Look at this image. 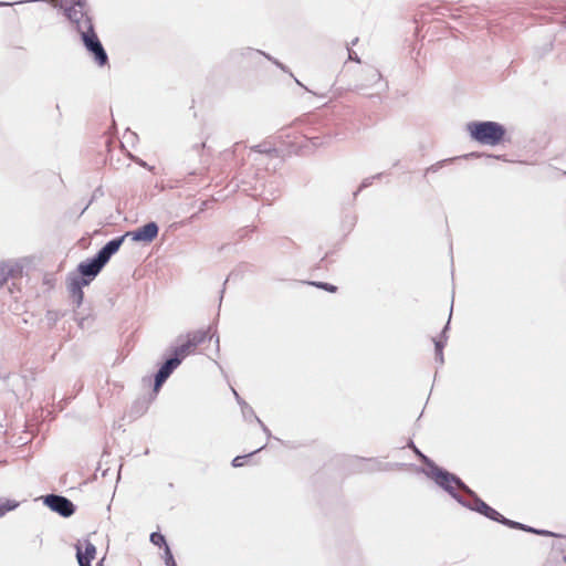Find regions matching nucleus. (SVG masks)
Wrapping results in <instances>:
<instances>
[{
  "instance_id": "1",
  "label": "nucleus",
  "mask_w": 566,
  "mask_h": 566,
  "mask_svg": "<svg viewBox=\"0 0 566 566\" xmlns=\"http://www.w3.org/2000/svg\"><path fill=\"white\" fill-rule=\"evenodd\" d=\"M423 463L427 467L426 475L433 480L434 483L446 491L458 503H462L463 495L459 491L471 492V489L455 474L437 465L428 457H423Z\"/></svg>"
},
{
  "instance_id": "2",
  "label": "nucleus",
  "mask_w": 566,
  "mask_h": 566,
  "mask_svg": "<svg viewBox=\"0 0 566 566\" xmlns=\"http://www.w3.org/2000/svg\"><path fill=\"white\" fill-rule=\"evenodd\" d=\"M124 240L125 235H120L108 241L93 258L81 262L77 266L78 276L90 280V282L96 277L109 259L119 250Z\"/></svg>"
},
{
  "instance_id": "3",
  "label": "nucleus",
  "mask_w": 566,
  "mask_h": 566,
  "mask_svg": "<svg viewBox=\"0 0 566 566\" xmlns=\"http://www.w3.org/2000/svg\"><path fill=\"white\" fill-rule=\"evenodd\" d=\"M470 137L481 145H499L505 135V128L496 122H471L467 125Z\"/></svg>"
},
{
  "instance_id": "4",
  "label": "nucleus",
  "mask_w": 566,
  "mask_h": 566,
  "mask_svg": "<svg viewBox=\"0 0 566 566\" xmlns=\"http://www.w3.org/2000/svg\"><path fill=\"white\" fill-rule=\"evenodd\" d=\"M70 3L61 6L64 15L74 25L78 33L94 27L90 15V6L86 0H69Z\"/></svg>"
},
{
  "instance_id": "5",
  "label": "nucleus",
  "mask_w": 566,
  "mask_h": 566,
  "mask_svg": "<svg viewBox=\"0 0 566 566\" xmlns=\"http://www.w3.org/2000/svg\"><path fill=\"white\" fill-rule=\"evenodd\" d=\"M80 34L85 49L93 54L97 65H106L108 62V56L97 34L94 31V27H90L88 30H85Z\"/></svg>"
},
{
  "instance_id": "6",
  "label": "nucleus",
  "mask_w": 566,
  "mask_h": 566,
  "mask_svg": "<svg viewBox=\"0 0 566 566\" xmlns=\"http://www.w3.org/2000/svg\"><path fill=\"white\" fill-rule=\"evenodd\" d=\"M470 499L467 500L464 496L462 499V503H460L462 506L478 512L485 517L497 522L500 517H502V514H500L496 510L488 505L483 500H481L478 494L471 490V492H464Z\"/></svg>"
},
{
  "instance_id": "7",
  "label": "nucleus",
  "mask_w": 566,
  "mask_h": 566,
  "mask_svg": "<svg viewBox=\"0 0 566 566\" xmlns=\"http://www.w3.org/2000/svg\"><path fill=\"white\" fill-rule=\"evenodd\" d=\"M43 503L53 512L63 517H70L75 512V505L67 497L57 494L44 496Z\"/></svg>"
},
{
  "instance_id": "8",
  "label": "nucleus",
  "mask_w": 566,
  "mask_h": 566,
  "mask_svg": "<svg viewBox=\"0 0 566 566\" xmlns=\"http://www.w3.org/2000/svg\"><path fill=\"white\" fill-rule=\"evenodd\" d=\"M158 232V224L154 221H150L134 231L126 232L124 235L125 238L130 237V239L135 242L150 243L157 238Z\"/></svg>"
},
{
  "instance_id": "9",
  "label": "nucleus",
  "mask_w": 566,
  "mask_h": 566,
  "mask_svg": "<svg viewBox=\"0 0 566 566\" xmlns=\"http://www.w3.org/2000/svg\"><path fill=\"white\" fill-rule=\"evenodd\" d=\"M90 284V280L80 277L78 275H70L67 279V290L76 307L83 303V287Z\"/></svg>"
},
{
  "instance_id": "10",
  "label": "nucleus",
  "mask_w": 566,
  "mask_h": 566,
  "mask_svg": "<svg viewBox=\"0 0 566 566\" xmlns=\"http://www.w3.org/2000/svg\"><path fill=\"white\" fill-rule=\"evenodd\" d=\"M180 365V359L177 357L168 358L158 369L155 375L154 390L158 391L164 382L169 378L172 371Z\"/></svg>"
},
{
  "instance_id": "11",
  "label": "nucleus",
  "mask_w": 566,
  "mask_h": 566,
  "mask_svg": "<svg viewBox=\"0 0 566 566\" xmlns=\"http://www.w3.org/2000/svg\"><path fill=\"white\" fill-rule=\"evenodd\" d=\"M76 548V559L80 566H91L92 560L96 555V547L90 541L84 542V551L82 549V544L77 543L75 545Z\"/></svg>"
},
{
  "instance_id": "12",
  "label": "nucleus",
  "mask_w": 566,
  "mask_h": 566,
  "mask_svg": "<svg viewBox=\"0 0 566 566\" xmlns=\"http://www.w3.org/2000/svg\"><path fill=\"white\" fill-rule=\"evenodd\" d=\"M208 337L207 331H196L193 333H189L187 335V339L190 342V346H193L195 348L202 344Z\"/></svg>"
},
{
  "instance_id": "13",
  "label": "nucleus",
  "mask_w": 566,
  "mask_h": 566,
  "mask_svg": "<svg viewBox=\"0 0 566 566\" xmlns=\"http://www.w3.org/2000/svg\"><path fill=\"white\" fill-rule=\"evenodd\" d=\"M195 349L193 346H190V342L187 339L185 343L180 344L179 346L175 347L174 349V356L180 359V363L182 359L189 355Z\"/></svg>"
},
{
  "instance_id": "14",
  "label": "nucleus",
  "mask_w": 566,
  "mask_h": 566,
  "mask_svg": "<svg viewBox=\"0 0 566 566\" xmlns=\"http://www.w3.org/2000/svg\"><path fill=\"white\" fill-rule=\"evenodd\" d=\"M256 53L264 55L269 61L274 63L283 72L289 73L294 78V81L296 82L297 85L303 87L305 91L310 92V90L306 86H304L296 77H294L293 73L284 64H282L280 61H277L276 59L270 56L269 54H266V53H264L262 51H256Z\"/></svg>"
},
{
  "instance_id": "15",
  "label": "nucleus",
  "mask_w": 566,
  "mask_h": 566,
  "mask_svg": "<svg viewBox=\"0 0 566 566\" xmlns=\"http://www.w3.org/2000/svg\"><path fill=\"white\" fill-rule=\"evenodd\" d=\"M19 506V502L14 500H6L0 503V517L4 516L8 512L13 511Z\"/></svg>"
},
{
  "instance_id": "16",
  "label": "nucleus",
  "mask_w": 566,
  "mask_h": 566,
  "mask_svg": "<svg viewBox=\"0 0 566 566\" xmlns=\"http://www.w3.org/2000/svg\"><path fill=\"white\" fill-rule=\"evenodd\" d=\"M450 319L448 321L447 325L444 326L441 337L439 339H434V348L436 352H442L447 342V331L449 328Z\"/></svg>"
},
{
  "instance_id": "17",
  "label": "nucleus",
  "mask_w": 566,
  "mask_h": 566,
  "mask_svg": "<svg viewBox=\"0 0 566 566\" xmlns=\"http://www.w3.org/2000/svg\"><path fill=\"white\" fill-rule=\"evenodd\" d=\"M241 412L244 420H255L258 417L251 406H249L245 401H242Z\"/></svg>"
},
{
  "instance_id": "18",
  "label": "nucleus",
  "mask_w": 566,
  "mask_h": 566,
  "mask_svg": "<svg viewBox=\"0 0 566 566\" xmlns=\"http://www.w3.org/2000/svg\"><path fill=\"white\" fill-rule=\"evenodd\" d=\"M12 275V268L8 264L0 265V285H2Z\"/></svg>"
},
{
  "instance_id": "19",
  "label": "nucleus",
  "mask_w": 566,
  "mask_h": 566,
  "mask_svg": "<svg viewBox=\"0 0 566 566\" xmlns=\"http://www.w3.org/2000/svg\"><path fill=\"white\" fill-rule=\"evenodd\" d=\"M497 523H501L511 528H516V530H522V531L524 528V524L509 520V518L504 517L503 515H502V517L499 518Z\"/></svg>"
},
{
  "instance_id": "20",
  "label": "nucleus",
  "mask_w": 566,
  "mask_h": 566,
  "mask_svg": "<svg viewBox=\"0 0 566 566\" xmlns=\"http://www.w3.org/2000/svg\"><path fill=\"white\" fill-rule=\"evenodd\" d=\"M150 542L156 546H165L167 545L166 538L161 533L154 532L150 534Z\"/></svg>"
},
{
  "instance_id": "21",
  "label": "nucleus",
  "mask_w": 566,
  "mask_h": 566,
  "mask_svg": "<svg viewBox=\"0 0 566 566\" xmlns=\"http://www.w3.org/2000/svg\"><path fill=\"white\" fill-rule=\"evenodd\" d=\"M262 449H264V446L260 447L259 449H256L255 451L249 453L248 455H238L235 457L233 460H232V467L234 468H240L243 465V460L248 457H251L253 455L254 453L261 451Z\"/></svg>"
},
{
  "instance_id": "22",
  "label": "nucleus",
  "mask_w": 566,
  "mask_h": 566,
  "mask_svg": "<svg viewBox=\"0 0 566 566\" xmlns=\"http://www.w3.org/2000/svg\"><path fill=\"white\" fill-rule=\"evenodd\" d=\"M370 471H385L388 470V463H382L376 459H369Z\"/></svg>"
},
{
  "instance_id": "23",
  "label": "nucleus",
  "mask_w": 566,
  "mask_h": 566,
  "mask_svg": "<svg viewBox=\"0 0 566 566\" xmlns=\"http://www.w3.org/2000/svg\"><path fill=\"white\" fill-rule=\"evenodd\" d=\"M368 80L370 83H376L381 80V74L377 69L370 67L367 70Z\"/></svg>"
},
{
  "instance_id": "24",
  "label": "nucleus",
  "mask_w": 566,
  "mask_h": 566,
  "mask_svg": "<svg viewBox=\"0 0 566 566\" xmlns=\"http://www.w3.org/2000/svg\"><path fill=\"white\" fill-rule=\"evenodd\" d=\"M252 150L260 153V154H271L276 153L275 148L268 147L265 144H259L251 148Z\"/></svg>"
},
{
  "instance_id": "25",
  "label": "nucleus",
  "mask_w": 566,
  "mask_h": 566,
  "mask_svg": "<svg viewBox=\"0 0 566 566\" xmlns=\"http://www.w3.org/2000/svg\"><path fill=\"white\" fill-rule=\"evenodd\" d=\"M380 177H381V174H377V175H375V176H371V177L365 178V179L361 181V184H360V186H359L358 190H357L354 195H355V196H357L358 191H360V190H363V189H365V188L369 187V186L373 184V181H374L375 179L380 178Z\"/></svg>"
},
{
  "instance_id": "26",
  "label": "nucleus",
  "mask_w": 566,
  "mask_h": 566,
  "mask_svg": "<svg viewBox=\"0 0 566 566\" xmlns=\"http://www.w3.org/2000/svg\"><path fill=\"white\" fill-rule=\"evenodd\" d=\"M165 564H166V566H177V564L174 559L172 553L168 545H166V548H165Z\"/></svg>"
},
{
  "instance_id": "27",
  "label": "nucleus",
  "mask_w": 566,
  "mask_h": 566,
  "mask_svg": "<svg viewBox=\"0 0 566 566\" xmlns=\"http://www.w3.org/2000/svg\"><path fill=\"white\" fill-rule=\"evenodd\" d=\"M311 284H313V285H315V286H317V287H321V289H323V290H325V291L332 292V293H334V292L337 290V287H336L335 285L329 284V283H324V282H317V283H316V282H312Z\"/></svg>"
},
{
  "instance_id": "28",
  "label": "nucleus",
  "mask_w": 566,
  "mask_h": 566,
  "mask_svg": "<svg viewBox=\"0 0 566 566\" xmlns=\"http://www.w3.org/2000/svg\"><path fill=\"white\" fill-rule=\"evenodd\" d=\"M255 421L259 423V426L261 427L262 431L270 438L271 437V431L269 430V428L263 423V421L259 418V417H255Z\"/></svg>"
},
{
  "instance_id": "29",
  "label": "nucleus",
  "mask_w": 566,
  "mask_h": 566,
  "mask_svg": "<svg viewBox=\"0 0 566 566\" xmlns=\"http://www.w3.org/2000/svg\"><path fill=\"white\" fill-rule=\"evenodd\" d=\"M347 51H348V59L350 61H355L357 63H360V59L358 57V55L350 48L347 46Z\"/></svg>"
},
{
  "instance_id": "30",
  "label": "nucleus",
  "mask_w": 566,
  "mask_h": 566,
  "mask_svg": "<svg viewBox=\"0 0 566 566\" xmlns=\"http://www.w3.org/2000/svg\"><path fill=\"white\" fill-rule=\"evenodd\" d=\"M538 535L558 537L559 535L546 530H538Z\"/></svg>"
},
{
  "instance_id": "31",
  "label": "nucleus",
  "mask_w": 566,
  "mask_h": 566,
  "mask_svg": "<svg viewBox=\"0 0 566 566\" xmlns=\"http://www.w3.org/2000/svg\"><path fill=\"white\" fill-rule=\"evenodd\" d=\"M436 360L442 365L444 363V359H443V352H436Z\"/></svg>"
},
{
  "instance_id": "32",
  "label": "nucleus",
  "mask_w": 566,
  "mask_h": 566,
  "mask_svg": "<svg viewBox=\"0 0 566 566\" xmlns=\"http://www.w3.org/2000/svg\"><path fill=\"white\" fill-rule=\"evenodd\" d=\"M444 161H439L437 163L436 165H432L431 167H429L427 169V171H437L442 165H443Z\"/></svg>"
},
{
  "instance_id": "33",
  "label": "nucleus",
  "mask_w": 566,
  "mask_h": 566,
  "mask_svg": "<svg viewBox=\"0 0 566 566\" xmlns=\"http://www.w3.org/2000/svg\"><path fill=\"white\" fill-rule=\"evenodd\" d=\"M523 531H525V532H530V533H534V534H537V532H538V530H537V528H534V527L528 526V525H525V524H524V528H523Z\"/></svg>"
},
{
  "instance_id": "34",
  "label": "nucleus",
  "mask_w": 566,
  "mask_h": 566,
  "mask_svg": "<svg viewBox=\"0 0 566 566\" xmlns=\"http://www.w3.org/2000/svg\"><path fill=\"white\" fill-rule=\"evenodd\" d=\"M232 391H233V395L235 397V400L238 401L240 407H242V401H244V400L239 396V394L234 389H232Z\"/></svg>"
},
{
  "instance_id": "35",
  "label": "nucleus",
  "mask_w": 566,
  "mask_h": 566,
  "mask_svg": "<svg viewBox=\"0 0 566 566\" xmlns=\"http://www.w3.org/2000/svg\"><path fill=\"white\" fill-rule=\"evenodd\" d=\"M416 454L420 458V460L423 462V457H426L423 453H421L417 448H415Z\"/></svg>"
},
{
  "instance_id": "36",
  "label": "nucleus",
  "mask_w": 566,
  "mask_h": 566,
  "mask_svg": "<svg viewBox=\"0 0 566 566\" xmlns=\"http://www.w3.org/2000/svg\"><path fill=\"white\" fill-rule=\"evenodd\" d=\"M206 206H207V202H206V201H203V202L201 203V206H200V211H203V210L206 209Z\"/></svg>"
},
{
  "instance_id": "37",
  "label": "nucleus",
  "mask_w": 566,
  "mask_h": 566,
  "mask_svg": "<svg viewBox=\"0 0 566 566\" xmlns=\"http://www.w3.org/2000/svg\"><path fill=\"white\" fill-rule=\"evenodd\" d=\"M358 42V38H355L353 41H352V45H356V43Z\"/></svg>"
},
{
  "instance_id": "38",
  "label": "nucleus",
  "mask_w": 566,
  "mask_h": 566,
  "mask_svg": "<svg viewBox=\"0 0 566 566\" xmlns=\"http://www.w3.org/2000/svg\"><path fill=\"white\" fill-rule=\"evenodd\" d=\"M408 446H409L410 448H412L413 450H415V448H416V446L413 444V442H412V441H410Z\"/></svg>"
},
{
  "instance_id": "39",
  "label": "nucleus",
  "mask_w": 566,
  "mask_h": 566,
  "mask_svg": "<svg viewBox=\"0 0 566 566\" xmlns=\"http://www.w3.org/2000/svg\"><path fill=\"white\" fill-rule=\"evenodd\" d=\"M565 174H566V171H565Z\"/></svg>"
}]
</instances>
